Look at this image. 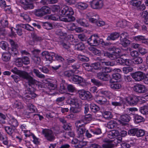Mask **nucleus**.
<instances>
[{
  "instance_id": "54",
  "label": "nucleus",
  "mask_w": 148,
  "mask_h": 148,
  "mask_svg": "<svg viewBox=\"0 0 148 148\" xmlns=\"http://www.w3.org/2000/svg\"><path fill=\"white\" fill-rule=\"evenodd\" d=\"M21 27L26 30L30 31H32L34 30V28L28 24H21Z\"/></svg>"
},
{
  "instance_id": "63",
  "label": "nucleus",
  "mask_w": 148,
  "mask_h": 148,
  "mask_svg": "<svg viewBox=\"0 0 148 148\" xmlns=\"http://www.w3.org/2000/svg\"><path fill=\"white\" fill-rule=\"evenodd\" d=\"M47 88L50 91H52L55 89L56 86L51 83H49L47 84Z\"/></svg>"
},
{
  "instance_id": "43",
  "label": "nucleus",
  "mask_w": 148,
  "mask_h": 148,
  "mask_svg": "<svg viewBox=\"0 0 148 148\" xmlns=\"http://www.w3.org/2000/svg\"><path fill=\"white\" fill-rule=\"evenodd\" d=\"M33 72L34 74H35L36 76L39 78H44L45 77V75L42 74L38 70L34 69L33 70Z\"/></svg>"
},
{
  "instance_id": "26",
  "label": "nucleus",
  "mask_w": 148,
  "mask_h": 148,
  "mask_svg": "<svg viewBox=\"0 0 148 148\" xmlns=\"http://www.w3.org/2000/svg\"><path fill=\"white\" fill-rule=\"evenodd\" d=\"M76 21L77 23L81 26L87 27L88 25L87 21L84 18H77Z\"/></svg>"
},
{
  "instance_id": "61",
  "label": "nucleus",
  "mask_w": 148,
  "mask_h": 148,
  "mask_svg": "<svg viewBox=\"0 0 148 148\" xmlns=\"http://www.w3.org/2000/svg\"><path fill=\"white\" fill-rule=\"evenodd\" d=\"M76 49L79 51H82L84 49L85 47L84 45L82 43H79L75 45Z\"/></svg>"
},
{
  "instance_id": "31",
  "label": "nucleus",
  "mask_w": 148,
  "mask_h": 148,
  "mask_svg": "<svg viewBox=\"0 0 148 148\" xmlns=\"http://www.w3.org/2000/svg\"><path fill=\"white\" fill-rule=\"evenodd\" d=\"M82 119L84 122L85 124L89 123L92 119V115L90 114H88L82 117Z\"/></svg>"
},
{
  "instance_id": "40",
  "label": "nucleus",
  "mask_w": 148,
  "mask_h": 148,
  "mask_svg": "<svg viewBox=\"0 0 148 148\" xmlns=\"http://www.w3.org/2000/svg\"><path fill=\"white\" fill-rule=\"evenodd\" d=\"M84 122L82 119L77 121L75 123V125L77 128L84 127Z\"/></svg>"
},
{
  "instance_id": "4",
  "label": "nucleus",
  "mask_w": 148,
  "mask_h": 148,
  "mask_svg": "<svg viewBox=\"0 0 148 148\" xmlns=\"http://www.w3.org/2000/svg\"><path fill=\"white\" fill-rule=\"evenodd\" d=\"M51 12L50 8L44 6L41 8L34 10V14L36 16L41 17Z\"/></svg>"
},
{
  "instance_id": "3",
  "label": "nucleus",
  "mask_w": 148,
  "mask_h": 148,
  "mask_svg": "<svg viewBox=\"0 0 148 148\" xmlns=\"http://www.w3.org/2000/svg\"><path fill=\"white\" fill-rule=\"evenodd\" d=\"M11 71L13 73L19 75L23 79L27 80L29 84H32L35 81L34 78L25 71L18 70L16 67H14L12 69Z\"/></svg>"
},
{
  "instance_id": "49",
  "label": "nucleus",
  "mask_w": 148,
  "mask_h": 148,
  "mask_svg": "<svg viewBox=\"0 0 148 148\" xmlns=\"http://www.w3.org/2000/svg\"><path fill=\"white\" fill-rule=\"evenodd\" d=\"M139 111L143 114H146L148 112V106H145L140 108Z\"/></svg>"
},
{
  "instance_id": "55",
  "label": "nucleus",
  "mask_w": 148,
  "mask_h": 148,
  "mask_svg": "<svg viewBox=\"0 0 148 148\" xmlns=\"http://www.w3.org/2000/svg\"><path fill=\"white\" fill-rule=\"evenodd\" d=\"M9 42L11 46V48H10L9 49H17L18 47V45L12 40L9 39Z\"/></svg>"
},
{
  "instance_id": "48",
  "label": "nucleus",
  "mask_w": 148,
  "mask_h": 148,
  "mask_svg": "<svg viewBox=\"0 0 148 148\" xmlns=\"http://www.w3.org/2000/svg\"><path fill=\"white\" fill-rule=\"evenodd\" d=\"M56 34L57 35L60 36L59 39L60 37L61 38H64L67 36L66 33L63 32L61 30L58 29L57 30L56 32Z\"/></svg>"
},
{
  "instance_id": "18",
  "label": "nucleus",
  "mask_w": 148,
  "mask_h": 148,
  "mask_svg": "<svg viewBox=\"0 0 148 148\" xmlns=\"http://www.w3.org/2000/svg\"><path fill=\"white\" fill-rule=\"evenodd\" d=\"M66 61L63 63V67L65 68L67 67L71 64L75 62L76 60V59L72 57H65Z\"/></svg>"
},
{
  "instance_id": "33",
  "label": "nucleus",
  "mask_w": 148,
  "mask_h": 148,
  "mask_svg": "<svg viewBox=\"0 0 148 148\" xmlns=\"http://www.w3.org/2000/svg\"><path fill=\"white\" fill-rule=\"evenodd\" d=\"M134 117L135 122L136 123L143 122L145 121V119L143 117L138 115H135Z\"/></svg>"
},
{
  "instance_id": "20",
  "label": "nucleus",
  "mask_w": 148,
  "mask_h": 148,
  "mask_svg": "<svg viewBox=\"0 0 148 148\" xmlns=\"http://www.w3.org/2000/svg\"><path fill=\"white\" fill-rule=\"evenodd\" d=\"M120 34L116 32L111 33L107 37V40H114L119 38Z\"/></svg>"
},
{
  "instance_id": "9",
  "label": "nucleus",
  "mask_w": 148,
  "mask_h": 148,
  "mask_svg": "<svg viewBox=\"0 0 148 148\" xmlns=\"http://www.w3.org/2000/svg\"><path fill=\"white\" fill-rule=\"evenodd\" d=\"M140 97L134 96H130L125 98V100L127 103L131 106L136 105L138 100Z\"/></svg>"
},
{
  "instance_id": "14",
  "label": "nucleus",
  "mask_w": 148,
  "mask_h": 148,
  "mask_svg": "<svg viewBox=\"0 0 148 148\" xmlns=\"http://www.w3.org/2000/svg\"><path fill=\"white\" fill-rule=\"evenodd\" d=\"M120 51H118V53L116 52H113L112 53L106 51L103 53V56L108 58L112 60H116L120 56L118 53H120Z\"/></svg>"
},
{
  "instance_id": "37",
  "label": "nucleus",
  "mask_w": 148,
  "mask_h": 148,
  "mask_svg": "<svg viewBox=\"0 0 148 148\" xmlns=\"http://www.w3.org/2000/svg\"><path fill=\"white\" fill-rule=\"evenodd\" d=\"M96 60L102 63L103 65L112 66L111 64V63L110 62H105V59L104 58H102L100 57H97L96 59Z\"/></svg>"
},
{
  "instance_id": "44",
  "label": "nucleus",
  "mask_w": 148,
  "mask_h": 148,
  "mask_svg": "<svg viewBox=\"0 0 148 148\" xmlns=\"http://www.w3.org/2000/svg\"><path fill=\"white\" fill-rule=\"evenodd\" d=\"M103 117L106 119L109 120L112 118V115L111 112L106 111L103 114Z\"/></svg>"
},
{
  "instance_id": "25",
  "label": "nucleus",
  "mask_w": 148,
  "mask_h": 148,
  "mask_svg": "<svg viewBox=\"0 0 148 148\" xmlns=\"http://www.w3.org/2000/svg\"><path fill=\"white\" fill-rule=\"evenodd\" d=\"M103 142L105 143L102 145L103 148H112L114 146V144L109 140H104Z\"/></svg>"
},
{
  "instance_id": "22",
  "label": "nucleus",
  "mask_w": 148,
  "mask_h": 148,
  "mask_svg": "<svg viewBox=\"0 0 148 148\" xmlns=\"http://www.w3.org/2000/svg\"><path fill=\"white\" fill-rule=\"evenodd\" d=\"M15 128L13 127H10L9 126L5 127V130L7 133L9 135L13 137L14 135V130Z\"/></svg>"
},
{
  "instance_id": "28",
  "label": "nucleus",
  "mask_w": 148,
  "mask_h": 148,
  "mask_svg": "<svg viewBox=\"0 0 148 148\" xmlns=\"http://www.w3.org/2000/svg\"><path fill=\"white\" fill-rule=\"evenodd\" d=\"M31 37L34 42H40L43 40V38L37 35L35 33L32 32L31 34Z\"/></svg>"
},
{
  "instance_id": "19",
  "label": "nucleus",
  "mask_w": 148,
  "mask_h": 148,
  "mask_svg": "<svg viewBox=\"0 0 148 148\" xmlns=\"http://www.w3.org/2000/svg\"><path fill=\"white\" fill-rule=\"evenodd\" d=\"M58 43L63 48L66 49H68L70 48L69 43L66 41L65 38L60 37L58 40Z\"/></svg>"
},
{
  "instance_id": "24",
  "label": "nucleus",
  "mask_w": 148,
  "mask_h": 148,
  "mask_svg": "<svg viewBox=\"0 0 148 148\" xmlns=\"http://www.w3.org/2000/svg\"><path fill=\"white\" fill-rule=\"evenodd\" d=\"M117 70V72H120L121 71V70L119 69H112L110 67L103 66L102 67V70L104 73H110L112 71H114L115 70Z\"/></svg>"
},
{
  "instance_id": "8",
  "label": "nucleus",
  "mask_w": 148,
  "mask_h": 148,
  "mask_svg": "<svg viewBox=\"0 0 148 148\" xmlns=\"http://www.w3.org/2000/svg\"><path fill=\"white\" fill-rule=\"evenodd\" d=\"M78 93L79 94V97L82 100H87L88 101L91 100L92 96L89 92L82 90L78 91Z\"/></svg>"
},
{
  "instance_id": "2",
  "label": "nucleus",
  "mask_w": 148,
  "mask_h": 148,
  "mask_svg": "<svg viewBox=\"0 0 148 148\" xmlns=\"http://www.w3.org/2000/svg\"><path fill=\"white\" fill-rule=\"evenodd\" d=\"M60 13L61 15L65 16L66 18H64V21L66 22L72 21L75 20V17L73 16L74 12L71 7L66 6H63L60 11Z\"/></svg>"
},
{
  "instance_id": "58",
  "label": "nucleus",
  "mask_w": 148,
  "mask_h": 148,
  "mask_svg": "<svg viewBox=\"0 0 148 148\" xmlns=\"http://www.w3.org/2000/svg\"><path fill=\"white\" fill-rule=\"evenodd\" d=\"M42 26L44 28L47 30H50L53 28V26L52 24L49 22L44 23Z\"/></svg>"
},
{
  "instance_id": "60",
  "label": "nucleus",
  "mask_w": 148,
  "mask_h": 148,
  "mask_svg": "<svg viewBox=\"0 0 148 148\" xmlns=\"http://www.w3.org/2000/svg\"><path fill=\"white\" fill-rule=\"evenodd\" d=\"M145 131L142 129H138L137 128V131L136 133V136L138 137H142L145 135Z\"/></svg>"
},
{
  "instance_id": "62",
  "label": "nucleus",
  "mask_w": 148,
  "mask_h": 148,
  "mask_svg": "<svg viewBox=\"0 0 148 148\" xmlns=\"http://www.w3.org/2000/svg\"><path fill=\"white\" fill-rule=\"evenodd\" d=\"M27 109L29 110L31 113H33L35 112L36 107L31 103H29L27 105Z\"/></svg>"
},
{
  "instance_id": "29",
  "label": "nucleus",
  "mask_w": 148,
  "mask_h": 148,
  "mask_svg": "<svg viewBox=\"0 0 148 148\" xmlns=\"http://www.w3.org/2000/svg\"><path fill=\"white\" fill-rule=\"evenodd\" d=\"M90 108L91 111L95 113L98 112L100 109V107L98 106L94 103L90 104Z\"/></svg>"
},
{
  "instance_id": "12",
  "label": "nucleus",
  "mask_w": 148,
  "mask_h": 148,
  "mask_svg": "<svg viewBox=\"0 0 148 148\" xmlns=\"http://www.w3.org/2000/svg\"><path fill=\"white\" fill-rule=\"evenodd\" d=\"M56 54L53 52L44 51L41 53L42 56H45L46 61H49L50 63H51L55 57Z\"/></svg>"
},
{
  "instance_id": "15",
  "label": "nucleus",
  "mask_w": 148,
  "mask_h": 148,
  "mask_svg": "<svg viewBox=\"0 0 148 148\" xmlns=\"http://www.w3.org/2000/svg\"><path fill=\"white\" fill-rule=\"evenodd\" d=\"M95 99L96 102L100 105H107L109 104V101L103 96H98Z\"/></svg>"
},
{
  "instance_id": "27",
  "label": "nucleus",
  "mask_w": 148,
  "mask_h": 148,
  "mask_svg": "<svg viewBox=\"0 0 148 148\" xmlns=\"http://www.w3.org/2000/svg\"><path fill=\"white\" fill-rule=\"evenodd\" d=\"M10 54L9 52H5L2 53V58L3 61L7 62L10 60Z\"/></svg>"
},
{
  "instance_id": "13",
  "label": "nucleus",
  "mask_w": 148,
  "mask_h": 148,
  "mask_svg": "<svg viewBox=\"0 0 148 148\" xmlns=\"http://www.w3.org/2000/svg\"><path fill=\"white\" fill-rule=\"evenodd\" d=\"M133 90L139 93H143L146 92L147 89L145 86L140 84H136L133 87Z\"/></svg>"
},
{
  "instance_id": "45",
  "label": "nucleus",
  "mask_w": 148,
  "mask_h": 148,
  "mask_svg": "<svg viewBox=\"0 0 148 148\" xmlns=\"http://www.w3.org/2000/svg\"><path fill=\"white\" fill-rule=\"evenodd\" d=\"M4 18L5 19H1V23L3 27L5 28L8 25V21L6 19L7 18V16L6 15H5L3 16Z\"/></svg>"
},
{
  "instance_id": "59",
  "label": "nucleus",
  "mask_w": 148,
  "mask_h": 148,
  "mask_svg": "<svg viewBox=\"0 0 148 148\" xmlns=\"http://www.w3.org/2000/svg\"><path fill=\"white\" fill-rule=\"evenodd\" d=\"M91 82L95 85L98 87L102 85V83L100 81L95 78H92L91 79Z\"/></svg>"
},
{
  "instance_id": "51",
  "label": "nucleus",
  "mask_w": 148,
  "mask_h": 148,
  "mask_svg": "<svg viewBox=\"0 0 148 148\" xmlns=\"http://www.w3.org/2000/svg\"><path fill=\"white\" fill-rule=\"evenodd\" d=\"M137 128H134L130 129L128 132V134L130 136H136Z\"/></svg>"
},
{
  "instance_id": "16",
  "label": "nucleus",
  "mask_w": 148,
  "mask_h": 148,
  "mask_svg": "<svg viewBox=\"0 0 148 148\" xmlns=\"http://www.w3.org/2000/svg\"><path fill=\"white\" fill-rule=\"evenodd\" d=\"M120 119L121 120L119 121L120 124L123 125H126L127 124L126 122H129L131 118L128 114H125L121 115Z\"/></svg>"
},
{
  "instance_id": "38",
  "label": "nucleus",
  "mask_w": 148,
  "mask_h": 148,
  "mask_svg": "<svg viewBox=\"0 0 148 148\" xmlns=\"http://www.w3.org/2000/svg\"><path fill=\"white\" fill-rule=\"evenodd\" d=\"M20 16L27 22H29L31 21V18L29 14L26 12L20 13Z\"/></svg>"
},
{
  "instance_id": "39",
  "label": "nucleus",
  "mask_w": 148,
  "mask_h": 148,
  "mask_svg": "<svg viewBox=\"0 0 148 148\" xmlns=\"http://www.w3.org/2000/svg\"><path fill=\"white\" fill-rule=\"evenodd\" d=\"M89 21L93 23H95L99 19V16L95 14V15L91 16L90 18L89 17Z\"/></svg>"
},
{
  "instance_id": "17",
  "label": "nucleus",
  "mask_w": 148,
  "mask_h": 148,
  "mask_svg": "<svg viewBox=\"0 0 148 148\" xmlns=\"http://www.w3.org/2000/svg\"><path fill=\"white\" fill-rule=\"evenodd\" d=\"M97 77L98 79L105 81H107L110 79L109 75L106 74L103 71L98 73Z\"/></svg>"
},
{
  "instance_id": "52",
  "label": "nucleus",
  "mask_w": 148,
  "mask_h": 148,
  "mask_svg": "<svg viewBox=\"0 0 148 148\" xmlns=\"http://www.w3.org/2000/svg\"><path fill=\"white\" fill-rule=\"evenodd\" d=\"M9 52L10 54V56L16 57L18 55V52L17 49H9Z\"/></svg>"
},
{
  "instance_id": "64",
  "label": "nucleus",
  "mask_w": 148,
  "mask_h": 148,
  "mask_svg": "<svg viewBox=\"0 0 148 148\" xmlns=\"http://www.w3.org/2000/svg\"><path fill=\"white\" fill-rule=\"evenodd\" d=\"M142 16L144 18V23L148 25V14L147 12H143L142 14Z\"/></svg>"
},
{
  "instance_id": "34",
  "label": "nucleus",
  "mask_w": 148,
  "mask_h": 148,
  "mask_svg": "<svg viewBox=\"0 0 148 148\" xmlns=\"http://www.w3.org/2000/svg\"><path fill=\"white\" fill-rule=\"evenodd\" d=\"M118 132L115 130H112L109 132L108 137L111 139L115 138L118 135Z\"/></svg>"
},
{
  "instance_id": "46",
  "label": "nucleus",
  "mask_w": 148,
  "mask_h": 148,
  "mask_svg": "<svg viewBox=\"0 0 148 148\" xmlns=\"http://www.w3.org/2000/svg\"><path fill=\"white\" fill-rule=\"evenodd\" d=\"M34 62L36 64L39 65L41 59L40 57L37 55H34L32 57Z\"/></svg>"
},
{
  "instance_id": "30",
  "label": "nucleus",
  "mask_w": 148,
  "mask_h": 148,
  "mask_svg": "<svg viewBox=\"0 0 148 148\" xmlns=\"http://www.w3.org/2000/svg\"><path fill=\"white\" fill-rule=\"evenodd\" d=\"M107 127L110 129H115L117 127V123L114 121H111L108 122Z\"/></svg>"
},
{
  "instance_id": "23",
  "label": "nucleus",
  "mask_w": 148,
  "mask_h": 148,
  "mask_svg": "<svg viewBox=\"0 0 148 148\" xmlns=\"http://www.w3.org/2000/svg\"><path fill=\"white\" fill-rule=\"evenodd\" d=\"M81 110V108L80 105H77V106L71 107L70 108V111L71 113L75 114L80 112Z\"/></svg>"
},
{
  "instance_id": "5",
  "label": "nucleus",
  "mask_w": 148,
  "mask_h": 148,
  "mask_svg": "<svg viewBox=\"0 0 148 148\" xmlns=\"http://www.w3.org/2000/svg\"><path fill=\"white\" fill-rule=\"evenodd\" d=\"M42 133L45 138L48 141L53 142L56 138L52 131L49 129H43Z\"/></svg>"
},
{
  "instance_id": "32",
  "label": "nucleus",
  "mask_w": 148,
  "mask_h": 148,
  "mask_svg": "<svg viewBox=\"0 0 148 148\" xmlns=\"http://www.w3.org/2000/svg\"><path fill=\"white\" fill-rule=\"evenodd\" d=\"M9 123L11 125L15 128L17 127L18 125L17 120L14 117H12L10 119Z\"/></svg>"
},
{
  "instance_id": "42",
  "label": "nucleus",
  "mask_w": 148,
  "mask_h": 148,
  "mask_svg": "<svg viewBox=\"0 0 148 148\" xmlns=\"http://www.w3.org/2000/svg\"><path fill=\"white\" fill-rule=\"evenodd\" d=\"M61 66V65L58 61L54 62L53 66L51 67L52 70L56 71L59 69Z\"/></svg>"
},
{
  "instance_id": "7",
  "label": "nucleus",
  "mask_w": 148,
  "mask_h": 148,
  "mask_svg": "<svg viewBox=\"0 0 148 148\" xmlns=\"http://www.w3.org/2000/svg\"><path fill=\"white\" fill-rule=\"evenodd\" d=\"M71 79L73 82L77 84L84 87L86 85V83L84 79L81 77L77 75H73Z\"/></svg>"
},
{
  "instance_id": "21",
  "label": "nucleus",
  "mask_w": 148,
  "mask_h": 148,
  "mask_svg": "<svg viewBox=\"0 0 148 148\" xmlns=\"http://www.w3.org/2000/svg\"><path fill=\"white\" fill-rule=\"evenodd\" d=\"M25 2H22V3L24 4L23 6V8L25 10H27L33 9L34 6L32 3H29L26 1V0H24Z\"/></svg>"
},
{
  "instance_id": "57",
  "label": "nucleus",
  "mask_w": 148,
  "mask_h": 148,
  "mask_svg": "<svg viewBox=\"0 0 148 148\" xmlns=\"http://www.w3.org/2000/svg\"><path fill=\"white\" fill-rule=\"evenodd\" d=\"M78 8L81 10H84L87 8L88 6V5L84 3H79L77 5Z\"/></svg>"
},
{
  "instance_id": "41",
  "label": "nucleus",
  "mask_w": 148,
  "mask_h": 148,
  "mask_svg": "<svg viewBox=\"0 0 148 148\" xmlns=\"http://www.w3.org/2000/svg\"><path fill=\"white\" fill-rule=\"evenodd\" d=\"M25 136L26 137H29L30 136H32L33 140V142L35 144H39V142L38 140V138H37L33 134H28L25 133Z\"/></svg>"
},
{
  "instance_id": "53",
  "label": "nucleus",
  "mask_w": 148,
  "mask_h": 148,
  "mask_svg": "<svg viewBox=\"0 0 148 148\" xmlns=\"http://www.w3.org/2000/svg\"><path fill=\"white\" fill-rule=\"evenodd\" d=\"M85 130L84 127L77 128V132L79 137L83 136V134L86 132Z\"/></svg>"
},
{
  "instance_id": "35",
  "label": "nucleus",
  "mask_w": 148,
  "mask_h": 148,
  "mask_svg": "<svg viewBox=\"0 0 148 148\" xmlns=\"http://www.w3.org/2000/svg\"><path fill=\"white\" fill-rule=\"evenodd\" d=\"M92 131L90 132H92L95 135H98L101 134L102 133L101 130V129L99 128H91Z\"/></svg>"
},
{
  "instance_id": "1",
  "label": "nucleus",
  "mask_w": 148,
  "mask_h": 148,
  "mask_svg": "<svg viewBox=\"0 0 148 148\" xmlns=\"http://www.w3.org/2000/svg\"><path fill=\"white\" fill-rule=\"evenodd\" d=\"M35 80L33 83L29 84L28 82L27 83L29 86L27 90H25V94L24 95V97L26 99H30L36 97V95L35 93L34 92L36 90L35 88L34 87L35 85L38 88L40 87L42 88V85L40 84V82L34 79Z\"/></svg>"
},
{
  "instance_id": "36",
  "label": "nucleus",
  "mask_w": 148,
  "mask_h": 148,
  "mask_svg": "<svg viewBox=\"0 0 148 148\" xmlns=\"http://www.w3.org/2000/svg\"><path fill=\"white\" fill-rule=\"evenodd\" d=\"M110 88L113 90H118L121 88V84L119 83H112L110 84Z\"/></svg>"
},
{
  "instance_id": "10",
  "label": "nucleus",
  "mask_w": 148,
  "mask_h": 148,
  "mask_svg": "<svg viewBox=\"0 0 148 148\" xmlns=\"http://www.w3.org/2000/svg\"><path fill=\"white\" fill-rule=\"evenodd\" d=\"M131 75L136 81L140 82L144 79L145 73L142 72L138 71L132 73Z\"/></svg>"
},
{
  "instance_id": "11",
  "label": "nucleus",
  "mask_w": 148,
  "mask_h": 148,
  "mask_svg": "<svg viewBox=\"0 0 148 148\" xmlns=\"http://www.w3.org/2000/svg\"><path fill=\"white\" fill-rule=\"evenodd\" d=\"M91 7L95 9H100L103 6V2L102 0H93L90 2Z\"/></svg>"
},
{
  "instance_id": "6",
  "label": "nucleus",
  "mask_w": 148,
  "mask_h": 148,
  "mask_svg": "<svg viewBox=\"0 0 148 148\" xmlns=\"http://www.w3.org/2000/svg\"><path fill=\"white\" fill-rule=\"evenodd\" d=\"M101 39L97 35L93 34L88 39L87 42L91 46H96L100 44Z\"/></svg>"
},
{
  "instance_id": "50",
  "label": "nucleus",
  "mask_w": 148,
  "mask_h": 148,
  "mask_svg": "<svg viewBox=\"0 0 148 148\" xmlns=\"http://www.w3.org/2000/svg\"><path fill=\"white\" fill-rule=\"evenodd\" d=\"M130 43V41L127 39L124 38L121 40V44L124 47L128 46Z\"/></svg>"
},
{
  "instance_id": "47",
  "label": "nucleus",
  "mask_w": 148,
  "mask_h": 148,
  "mask_svg": "<svg viewBox=\"0 0 148 148\" xmlns=\"http://www.w3.org/2000/svg\"><path fill=\"white\" fill-rule=\"evenodd\" d=\"M143 62L142 58L140 57H137L132 59L133 63L136 64H138L142 63Z\"/></svg>"
},
{
  "instance_id": "56",
  "label": "nucleus",
  "mask_w": 148,
  "mask_h": 148,
  "mask_svg": "<svg viewBox=\"0 0 148 148\" xmlns=\"http://www.w3.org/2000/svg\"><path fill=\"white\" fill-rule=\"evenodd\" d=\"M21 28L22 27H21V25L20 24L17 25L16 28H14L15 30L16 31L17 34L20 36H21L23 34Z\"/></svg>"
}]
</instances>
